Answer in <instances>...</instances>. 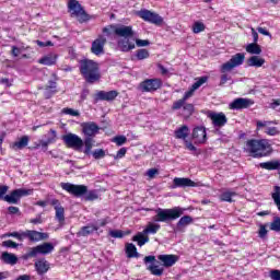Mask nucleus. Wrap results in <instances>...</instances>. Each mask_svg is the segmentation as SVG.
<instances>
[{
    "instance_id": "nucleus-40",
    "label": "nucleus",
    "mask_w": 280,
    "mask_h": 280,
    "mask_svg": "<svg viewBox=\"0 0 280 280\" xmlns=\"http://www.w3.org/2000/svg\"><path fill=\"white\" fill-rule=\"evenodd\" d=\"M233 196H237V194L233 191H224L220 195V200L221 202H233Z\"/></svg>"
},
{
    "instance_id": "nucleus-13",
    "label": "nucleus",
    "mask_w": 280,
    "mask_h": 280,
    "mask_svg": "<svg viewBox=\"0 0 280 280\" xmlns=\"http://www.w3.org/2000/svg\"><path fill=\"white\" fill-rule=\"evenodd\" d=\"M143 262L145 265L151 264L147 267V270L151 271V275H154V277H162L163 276V268H159V265H154L156 264V256H145L143 258Z\"/></svg>"
},
{
    "instance_id": "nucleus-62",
    "label": "nucleus",
    "mask_w": 280,
    "mask_h": 280,
    "mask_svg": "<svg viewBox=\"0 0 280 280\" xmlns=\"http://www.w3.org/2000/svg\"><path fill=\"white\" fill-rule=\"evenodd\" d=\"M137 47H148L150 45V40L148 39H136Z\"/></svg>"
},
{
    "instance_id": "nucleus-47",
    "label": "nucleus",
    "mask_w": 280,
    "mask_h": 280,
    "mask_svg": "<svg viewBox=\"0 0 280 280\" xmlns=\"http://www.w3.org/2000/svg\"><path fill=\"white\" fill-rule=\"evenodd\" d=\"M92 156L96 160L100 161V159H104L106 156V151L104 149H96L93 153Z\"/></svg>"
},
{
    "instance_id": "nucleus-51",
    "label": "nucleus",
    "mask_w": 280,
    "mask_h": 280,
    "mask_svg": "<svg viewBox=\"0 0 280 280\" xmlns=\"http://www.w3.org/2000/svg\"><path fill=\"white\" fill-rule=\"evenodd\" d=\"M9 237H15L19 242H23L25 240V231L24 232H13L8 235Z\"/></svg>"
},
{
    "instance_id": "nucleus-18",
    "label": "nucleus",
    "mask_w": 280,
    "mask_h": 280,
    "mask_svg": "<svg viewBox=\"0 0 280 280\" xmlns=\"http://www.w3.org/2000/svg\"><path fill=\"white\" fill-rule=\"evenodd\" d=\"M209 81V77H200L197 79V81L190 86V89L185 92L184 96L182 97L183 101L187 102L189 97L194 95V92L198 91L202 86V84H206V82Z\"/></svg>"
},
{
    "instance_id": "nucleus-17",
    "label": "nucleus",
    "mask_w": 280,
    "mask_h": 280,
    "mask_svg": "<svg viewBox=\"0 0 280 280\" xmlns=\"http://www.w3.org/2000/svg\"><path fill=\"white\" fill-rule=\"evenodd\" d=\"M105 45L106 37H104V35H98L97 38L92 42L91 52L94 54V56L104 55Z\"/></svg>"
},
{
    "instance_id": "nucleus-9",
    "label": "nucleus",
    "mask_w": 280,
    "mask_h": 280,
    "mask_svg": "<svg viewBox=\"0 0 280 280\" xmlns=\"http://www.w3.org/2000/svg\"><path fill=\"white\" fill-rule=\"evenodd\" d=\"M61 189L68 194H71V196H74L75 198L85 196V194L89 192V187L85 185H75L71 183H61Z\"/></svg>"
},
{
    "instance_id": "nucleus-19",
    "label": "nucleus",
    "mask_w": 280,
    "mask_h": 280,
    "mask_svg": "<svg viewBox=\"0 0 280 280\" xmlns=\"http://www.w3.org/2000/svg\"><path fill=\"white\" fill-rule=\"evenodd\" d=\"M25 240L31 242H42V240H49V234L45 232H38L36 230H26Z\"/></svg>"
},
{
    "instance_id": "nucleus-29",
    "label": "nucleus",
    "mask_w": 280,
    "mask_h": 280,
    "mask_svg": "<svg viewBox=\"0 0 280 280\" xmlns=\"http://www.w3.org/2000/svg\"><path fill=\"white\" fill-rule=\"evenodd\" d=\"M192 223H194V218H191V215H184L176 223V229L177 231H183L185 226H189V224H192Z\"/></svg>"
},
{
    "instance_id": "nucleus-46",
    "label": "nucleus",
    "mask_w": 280,
    "mask_h": 280,
    "mask_svg": "<svg viewBox=\"0 0 280 280\" xmlns=\"http://www.w3.org/2000/svg\"><path fill=\"white\" fill-rule=\"evenodd\" d=\"M265 135H268V137H277V135H280V131L277 127H267Z\"/></svg>"
},
{
    "instance_id": "nucleus-31",
    "label": "nucleus",
    "mask_w": 280,
    "mask_h": 280,
    "mask_svg": "<svg viewBox=\"0 0 280 280\" xmlns=\"http://www.w3.org/2000/svg\"><path fill=\"white\" fill-rule=\"evenodd\" d=\"M161 231V224L159 223H148L145 229L142 231L144 235H156Z\"/></svg>"
},
{
    "instance_id": "nucleus-2",
    "label": "nucleus",
    "mask_w": 280,
    "mask_h": 280,
    "mask_svg": "<svg viewBox=\"0 0 280 280\" xmlns=\"http://www.w3.org/2000/svg\"><path fill=\"white\" fill-rule=\"evenodd\" d=\"M79 65L80 73L88 84H95V82L102 80L98 62L91 59H83Z\"/></svg>"
},
{
    "instance_id": "nucleus-14",
    "label": "nucleus",
    "mask_w": 280,
    "mask_h": 280,
    "mask_svg": "<svg viewBox=\"0 0 280 280\" xmlns=\"http://www.w3.org/2000/svg\"><path fill=\"white\" fill-rule=\"evenodd\" d=\"M62 139L67 148H75L77 150H80V148L84 145V141L82 140V138L74 133L65 135Z\"/></svg>"
},
{
    "instance_id": "nucleus-44",
    "label": "nucleus",
    "mask_w": 280,
    "mask_h": 280,
    "mask_svg": "<svg viewBox=\"0 0 280 280\" xmlns=\"http://www.w3.org/2000/svg\"><path fill=\"white\" fill-rule=\"evenodd\" d=\"M206 30V26H205V23L202 22H195L192 24V33L194 34H200V32H205Z\"/></svg>"
},
{
    "instance_id": "nucleus-7",
    "label": "nucleus",
    "mask_w": 280,
    "mask_h": 280,
    "mask_svg": "<svg viewBox=\"0 0 280 280\" xmlns=\"http://www.w3.org/2000/svg\"><path fill=\"white\" fill-rule=\"evenodd\" d=\"M106 224H110V217H105L104 219L98 220L97 223H90L85 226H82L78 235L80 237H89V235H93V233L106 226Z\"/></svg>"
},
{
    "instance_id": "nucleus-23",
    "label": "nucleus",
    "mask_w": 280,
    "mask_h": 280,
    "mask_svg": "<svg viewBox=\"0 0 280 280\" xmlns=\"http://www.w3.org/2000/svg\"><path fill=\"white\" fill-rule=\"evenodd\" d=\"M192 139H196L197 143H207V129L205 127H195L192 129Z\"/></svg>"
},
{
    "instance_id": "nucleus-37",
    "label": "nucleus",
    "mask_w": 280,
    "mask_h": 280,
    "mask_svg": "<svg viewBox=\"0 0 280 280\" xmlns=\"http://www.w3.org/2000/svg\"><path fill=\"white\" fill-rule=\"evenodd\" d=\"M39 249V255H49V253H52L54 250V244L51 243H44L40 245H37Z\"/></svg>"
},
{
    "instance_id": "nucleus-35",
    "label": "nucleus",
    "mask_w": 280,
    "mask_h": 280,
    "mask_svg": "<svg viewBox=\"0 0 280 280\" xmlns=\"http://www.w3.org/2000/svg\"><path fill=\"white\" fill-rule=\"evenodd\" d=\"M247 54H252L253 56H259L261 54V46L257 43H252L246 46Z\"/></svg>"
},
{
    "instance_id": "nucleus-55",
    "label": "nucleus",
    "mask_w": 280,
    "mask_h": 280,
    "mask_svg": "<svg viewBox=\"0 0 280 280\" xmlns=\"http://www.w3.org/2000/svg\"><path fill=\"white\" fill-rule=\"evenodd\" d=\"M2 246L4 248H19V244L12 240L3 241Z\"/></svg>"
},
{
    "instance_id": "nucleus-42",
    "label": "nucleus",
    "mask_w": 280,
    "mask_h": 280,
    "mask_svg": "<svg viewBox=\"0 0 280 280\" xmlns=\"http://www.w3.org/2000/svg\"><path fill=\"white\" fill-rule=\"evenodd\" d=\"M271 124H277V121H270V120H257L256 121V131L259 132L262 128H268V126H271Z\"/></svg>"
},
{
    "instance_id": "nucleus-6",
    "label": "nucleus",
    "mask_w": 280,
    "mask_h": 280,
    "mask_svg": "<svg viewBox=\"0 0 280 280\" xmlns=\"http://www.w3.org/2000/svg\"><path fill=\"white\" fill-rule=\"evenodd\" d=\"M68 12L72 18L77 19L79 23H88V21H91V15L86 13L82 4H80V1H69Z\"/></svg>"
},
{
    "instance_id": "nucleus-38",
    "label": "nucleus",
    "mask_w": 280,
    "mask_h": 280,
    "mask_svg": "<svg viewBox=\"0 0 280 280\" xmlns=\"http://www.w3.org/2000/svg\"><path fill=\"white\" fill-rule=\"evenodd\" d=\"M271 198L275 205L277 206L278 211H280V186L273 187V192L271 194Z\"/></svg>"
},
{
    "instance_id": "nucleus-20",
    "label": "nucleus",
    "mask_w": 280,
    "mask_h": 280,
    "mask_svg": "<svg viewBox=\"0 0 280 280\" xmlns=\"http://www.w3.org/2000/svg\"><path fill=\"white\" fill-rule=\"evenodd\" d=\"M159 261L162 262V266L164 268H172L177 261H178V256L174 254H163L158 256Z\"/></svg>"
},
{
    "instance_id": "nucleus-15",
    "label": "nucleus",
    "mask_w": 280,
    "mask_h": 280,
    "mask_svg": "<svg viewBox=\"0 0 280 280\" xmlns=\"http://www.w3.org/2000/svg\"><path fill=\"white\" fill-rule=\"evenodd\" d=\"M253 104H255V101L250 98L238 97V98H235L233 103H230V109L244 110L245 108H250Z\"/></svg>"
},
{
    "instance_id": "nucleus-24",
    "label": "nucleus",
    "mask_w": 280,
    "mask_h": 280,
    "mask_svg": "<svg viewBox=\"0 0 280 280\" xmlns=\"http://www.w3.org/2000/svg\"><path fill=\"white\" fill-rule=\"evenodd\" d=\"M135 47V40H131L130 37H124L122 39L118 40V49H120V51H124L125 54H128V51H132Z\"/></svg>"
},
{
    "instance_id": "nucleus-34",
    "label": "nucleus",
    "mask_w": 280,
    "mask_h": 280,
    "mask_svg": "<svg viewBox=\"0 0 280 280\" xmlns=\"http://www.w3.org/2000/svg\"><path fill=\"white\" fill-rule=\"evenodd\" d=\"M261 170H268L269 172L275 170H280V162L279 161H270V162H261L259 164Z\"/></svg>"
},
{
    "instance_id": "nucleus-30",
    "label": "nucleus",
    "mask_w": 280,
    "mask_h": 280,
    "mask_svg": "<svg viewBox=\"0 0 280 280\" xmlns=\"http://www.w3.org/2000/svg\"><path fill=\"white\" fill-rule=\"evenodd\" d=\"M132 242H137L138 246H145L150 242V236L143 232H138L133 237Z\"/></svg>"
},
{
    "instance_id": "nucleus-48",
    "label": "nucleus",
    "mask_w": 280,
    "mask_h": 280,
    "mask_svg": "<svg viewBox=\"0 0 280 280\" xmlns=\"http://www.w3.org/2000/svg\"><path fill=\"white\" fill-rule=\"evenodd\" d=\"M183 110L186 113L187 117H191L195 110L194 104L185 103Z\"/></svg>"
},
{
    "instance_id": "nucleus-45",
    "label": "nucleus",
    "mask_w": 280,
    "mask_h": 280,
    "mask_svg": "<svg viewBox=\"0 0 280 280\" xmlns=\"http://www.w3.org/2000/svg\"><path fill=\"white\" fill-rule=\"evenodd\" d=\"M270 231H276V233H280V217L273 218V221L270 223Z\"/></svg>"
},
{
    "instance_id": "nucleus-64",
    "label": "nucleus",
    "mask_w": 280,
    "mask_h": 280,
    "mask_svg": "<svg viewBox=\"0 0 280 280\" xmlns=\"http://www.w3.org/2000/svg\"><path fill=\"white\" fill-rule=\"evenodd\" d=\"M270 278L272 279V280H280V270H272L271 272H270Z\"/></svg>"
},
{
    "instance_id": "nucleus-58",
    "label": "nucleus",
    "mask_w": 280,
    "mask_h": 280,
    "mask_svg": "<svg viewBox=\"0 0 280 280\" xmlns=\"http://www.w3.org/2000/svg\"><path fill=\"white\" fill-rule=\"evenodd\" d=\"M128 141V138H126V136H116L114 138V143H116V145H124V143H126Z\"/></svg>"
},
{
    "instance_id": "nucleus-26",
    "label": "nucleus",
    "mask_w": 280,
    "mask_h": 280,
    "mask_svg": "<svg viewBox=\"0 0 280 280\" xmlns=\"http://www.w3.org/2000/svg\"><path fill=\"white\" fill-rule=\"evenodd\" d=\"M57 60H58L57 55L48 54V55L42 57L40 59H38V63L44 65L46 67H51V66L56 65Z\"/></svg>"
},
{
    "instance_id": "nucleus-36",
    "label": "nucleus",
    "mask_w": 280,
    "mask_h": 280,
    "mask_svg": "<svg viewBox=\"0 0 280 280\" xmlns=\"http://www.w3.org/2000/svg\"><path fill=\"white\" fill-rule=\"evenodd\" d=\"M126 254L129 259H132L133 257H139V253L137 252V246L132 243H128L126 245Z\"/></svg>"
},
{
    "instance_id": "nucleus-56",
    "label": "nucleus",
    "mask_w": 280,
    "mask_h": 280,
    "mask_svg": "<svg viewBox=\"0 0 280 280\" xmlns=\"http://www.w3.org/2000/svg\"><path fill=\"white\" fill-rule=\"evenodd\" d=\"M50 132L52 135V138H48L47 141L42 143L43 148H47V145H49V143H55L56 142V130L50 129Z\"/></svg>"
},
{
    "instance_id": "nucleus-28",
    "label": "nucleus",
    "mask_w": 280,
    "mask_h": 280,
    "mask_svg": "<svg viewBox=\"0 0 280 280\" xmlns=\"http://www.w3.org/2000/svg\"><path fill=\"white\" fill-rule=\"evenodd\" d=\"M266 65V59L260 58L259 56H252L247 59V67H264Z\"/></svg>"
},
{
    "instance_id": "nucleus-3",
    "label": "nucleus",
    "mask_w": 280,
    "mask_h": 280,
    "mask_svg": "<svg viewBox=\"0 0 280 280\" xmlns=\"http://www.w3.org/2000/svg\"><path fill=\"white\" fill-rule=\"evenodd\" d=\"M185 213V209L180 207H174L168 209L158 208L155 210V215H153V222H164L165 224H170V222H174V220H178Z\"/></svg>"
},
{
    "instance_id": "nucleus-1",
    "label": "nucleus",
    "mask_w": 280,
    "mask_h": 280,
    "mask_svg": "<svg viewBox=\"0 0 280 280\" xmlns=\"http://www.w3.org/2000/svg\"><path fill=\"white\" fill-rule=\"evenodd\" d=\"M245 150L252 159H266L272 154V144L268 139H249L245 143Z\"/></svg>"
},
{
    "instance_id": "nucleus-60",
    "label": "nucleus",
    "mask_w": 280,
    "mask_h": 280,
    "mask_svg": "<svg viewBox=\"0 0 280 280\" xmlns=\"http://www.w3.org/2000/svg\"><path fill=\"white\" fill-rule=\"evenodd\" d=\"M221 77H220V86H224V84L231 80V75H229L226 72H221Z\"/></svg>"
},
{
    "instance_id": "nucleus-54",
    "label": "nucleus",
    "mask_w": 280,
    "mask_h": 280,
    "mask_svg": "<svg viewBox=\"0 0 280 280\" xmlns=\"http://www.w3.org/2000/svg\"><path fill=\"white\" fill-rule=\"evenodd\" d=\"M56 93H58V90H49V88H45L44 97L45 100H51Z\"/></svg>"
},
{
    "instance_id": "nucleus-12",
    "label": "nucleus",
    "mask_w": 280,
    "mask_h": 280,
    "mask_svg": "<svg viewBox=\"0 0 280 280\" xmlns=\"http://www.w3.org/2000/svg\"><path fill=\"white\" fill-rule=\"evenodd\" d=\"M208 118L212 121V126H214V128H223V126H226L229 122V118H226V115L222 112H209Z\"/></svg>"
},
{
    "instance_id": "nucleus-4",
    "label": "nucleus",
    "mask_w": 280,
    "mask_h": 280,
    "mask_svg": "<svg viewBox=\"0 0 280 280\" xmlns=\"http://www.w3.org/2000/svg\"><path fill=\"white\" fill-rule=\"evenodd\" d=\"M82 132L85 136L84 139V154L86 156L91 155V150H93V144L95 143V137L100 132V126L94 121L83 122L81 125Z\"/></svg>"
},
{
    "instance_id": "nucleus-59",
    "label": "nucleus",
    "mask_w": 280,
    "mask_h": 280,
    "mask_svg": "<svg viewBox=\"0 0 280 280\" xmlns=\"http://www.w3.org/2000/svg\"><path fill=\"white\" fill-rule=\"evenodd\" d=\"M97 198H100L97 192L95 190H90L85 197V200L93 201V200H97Z\"/></svg>"
},
{
    "instance_id": "nucleus-43",
    "label": "nucleus",
    "mask_w": 280,
    "mask_h": 280,
    "mask_svg": "<svg viewBox=\"0 0 280 280\" xmlns=\"http://www.w3.org/2000/svg\"><path fill=\"white\" fill-rule=\"evenodd\" d=\"M137 60H145L147 58H150V51L148 49L142 48L138 49L136 52Z\"/></svg>"
},
{
    "instance_id": "nucleus-33",
    "label": "nucleus",
    "mask_w": 280,
    "mask_h": 280,
    "mask_svg": "<svg viewBox=\"0 0 280 280\" xmlns=\"http://www.w3.org/2000/svg\"><path fill=\"white\" fill-rule=\"evenodd\" d=\"M175 139H187L189 137V127L184 125L174 131Z\"/></svg>"
},
{
    "instance_id": "nucleus-49",
    "label": "nucleus",
    "mask_w": 280,
    "mask_h": 280,
    "mask_svg": "<svg viewBox=\"0 0 280 280\" xmlns=\"http://www.w3.org/2000/svg\"><path fill=\"white\" fill-rule=\"evenodd\" d=\"M186 102L180 98L178 101H175L172 105V110H180V108H185Z\"/></svg>"
},
{
    "instance_id": "nucleus-11",
    "label": "nucleus",
    "mask_w": 280,
    "mask_h": 280,
    "mask_svg": "<svg viewBox=\"0 0 280 280\" xmlns=\"http://www.w3.org/2000/svg\"><path fill=\"white\" fill-rule=\"evenodd\" d=\"M138 16L142 19L143 21H147V23H152L153 25H163V18L159 15V13H154L150 10H140L138 12Z\"/></svg>"
},
{
    "instance_id": "nucleus-53",
    "label": "nucleus",
    "mask_w": 280,
    "mask_h": 280,
    "mask_svg": "<svg viewBox=\"0 0 280 280\" xmlns=\"http://www.w3.org/2000/svg\"><path fill=\"white\" fill-rule=\"evenodd\" d=\"M115 30H117L115 25L105 26L103 28V34H105V36H113V33L115 34Z\"/></svg>"
},
{
    "instance_id": "nucleus-21",
    "label": "nucleus",
    "mask_w": 280,
    "mask_h": 280,
    "mask_svg": "<svg viewBox=\"0 0 280 280\" xmlns=\"http://www.w3.org/2000/svg\"><path fill=\"white\" fill-rule=\"evenodd\" d=\"M49 268H51V265L45 258H39L35 261V270L39 277L47 275V272H49Z\"/></svg>"
},
{
    "instance_id": "nucleus-63",
    "label": "nucleus",
    "mask_w": 280,
    "mask_h": 280,
    "mask_svg": "<svg viewBox=\"0 0 280 280\" xmlns=\"http://www.w3.org/2000/svg\"><path fill=\"white\" fill-rule=\"evenodd\" d=\"M31 224H43V217L40 214H37L35 219L30 220Z\"/></svg>"
},
{
    "instance_id": "nucleus-8",
    "label": "nucleus",
    "mask_w": 280,
    "mask_h": 280,
    "mask_svg": "<svg viewBox=\"0 0 280 280\" xmlns=\"http://www.w3.org/2000/svg\"><path fill=\"white\" fill-rule=\"evenodd\" d=\"M244 60H246V55L244 52L235 54L228 62H224L221 66L220 72L229 73V71H233L235 67H241V65H244Z\"/></svg>"
},
{
    "instance_id": "nucleus-52",
    "label": "nucleus",
    "mask_w": 280,
    "mask_h": 280,
    "mask_svg": "<svg viewBox=\"0 0 280 280\" xmlns=\"http://www.w3.org/2000/svg\"><path fill=\"white\" fill-rule=\"evenodd\" d=\"M56 211V218L59 222H65V208H57Z\"/></svg>"
},
{
    "instance_id": "nucleus-61",
    "label": "nucleus",
    "mask_w": 280,
    "mask_h": 280,
    "mask_svg": "<svg viewBox=\"0 0 280 280\" xmlns=\"http://www.w3.org/2000/svg\"><path fill=\"white\" fill-rule=\"evenodd\" d=\"M126 152H128V149L121 148L120 150L117 151V154L114 156V159H124V156H126Z\"/></svg>"
},
{
    "instance_id": "nucleus-57",
    "label": "nucleus",
    "mask_w": 280,
    "mask_h": 280,
    "mask_svg": "<svg viewBox=\"0 0 280 280\" xmlns=\"http://www.w3.org/2000/svg\"><path fill=\"white\" fill-rule=\"evenodd\" d=\"M267 235H268V230L266 229V225L260 224L258 230V237H260V240H265Z\"/></svg>"
},
{
    "instance_id": "nucleus-39",
    "label": "nucleus",
    "mask_w": 280,
    "mask_h": 280,
    "mask_svg": "<svg viewBox=\"0 0 280 280\" xmlns=\"http://www.w3.org/2000/svg\"><path fill=\"white\" fill-rule=\"evenodd\" d=\"M108 235L109 237H114V240H121L124 235H130V232H124L121 230H110Z\"/></svg>"
},
{
    "instance_id": "nucleus-25",
    "label": "nucleus",
    "mask_w": 280,
    "mask_h": 280,
    "mask_svg": "<svg viewBox=\"0 0 280 280\" xmlns=\"http://www.w3.org/2000/svg\"><path fill=\"white\" fill-rule=\"evenodd\" d=\"M114 31L116 36H119L120 38H132V36H135V31H132V26L121 25L119 27H116Z\"/></svg>"
},
{
    "instance_id": "nucleus-10",
    "label": "nucleus",
    "mask_w": 280,
    "mask_h": 280,
    "mask_svg": "<svg viewBox=\"0 0 280 280\" xmlns=\"http://www.w3.org/2000/svg\"><path fill=\"white\" fill-rule=\"evenodd\" d=\"M161 86H163V80L160 78L145 79L140 82V90L142 93H155Z\"/></svg>"
},
{
    "instance_id": "nucleus-5",
    "label": "nucleus",
    "mask_w": 280,
    "mask_h": 280,
    "mask_svg": "<svg viewBox=\"0 0 280 280\" xmlns=\"http://www.w3.org/2000/svg\"><path fill=\"white\" fill-rule=\"evenodd\" d=\"M9 189V186L0 185V200H4V202L9 205H19V200H21L23 196H30V194H32L30 189L19 188L12 190L10 195H7Z\"/></svg>"
},
{
    "instance_id": "nucleus-50",
    "label": "nucleus",
    "mask_w": 280,
    "mask_h": 280,
    "mask_svg": "<svg viewBox=\"0 0 280 280\" xmlns=\"http://www.w3.org/2000/svg\"><path fill=\"white\" fill-rule=\"evenodd\" d=\"M65 115H70L71 117H80V112L73 108L66 107L62 109Z\"/></svg>"
},
{
    "instance_id": "nucleus-41",
    "label": "nucleus",
    "mask_w": 280,
    "mask_h": 280,
    "mask_svg": "<svg viewBox=\"0 0 280 280\" xmlns=\"http://www.w3.org/2000/svg\"><path fill=\"white\" fill-rule=\"evenodd\" d=\"M40 252L38 245L28 249V252L23 256V259H32L33 257H38Z\"/></svg>"
},
{
    "instance_id": "nucleus-27",
    "label": "nucleus",
    "mask_w": 280,
    "mask_h": 280,
    "mask_svg": "<svg viewBox=\"0 0 280 280\" xmlns=\"http://www.w3.org/2000/svg\"><path fill=\"white\" fill-rule=\"evenodd\" d=\"M0 259L4 262L8 264L9 266H16L19 262V257L14 254H10L8 252H3Z\"/></svg>"
},
{
    "instance_id": "nucleus-16",
    "label": "nucleus",
    "mask_w": 280,
    "mask_h": 280,
    "mask_svg": "<svg viewBox=\"0 0 280 280\" xmlns=\"http://www.w3.org/2000/svg\"><path fill=\"white\" fill-rule=\"evenodd\" d=\"M119 92L117 90H112L109 92L106 91H98L94 96V102H113L117 98Z\"/></svg>"
},
{
    "instance_id": "nucleus-22",
    "label": "nucleus",
    "mask_w": 280,
    "mask_h": 280,
    "mask_svg": "<svg viewBox=\"0 0 280 280\" xmlns=\"http://www.w3.org/2000/svg\"><path fill=\"white\" fill-rule=\"evenodd\" d=\"M178 187H198V184L187 177H175L173 179V188L176 189Z\"/></svg>"
},
{
    "instance_id": "nucleus-32",
    "label": "nucleus",
    "mask_w": 280,
    "mask_h": 280,
    "mask_svg": "<svg viewBox=\"0 0 280 280\" xmlns=\"http://www.w3.org/2000/svg\"><path fill=\"white\" fill-rule=\"evenodd\" d=\"M28 143H30V137L23 136L20 138V140L13 142L12 149L13 150H23L24 148H27Z\"/></svg>"
}]
</instances>
